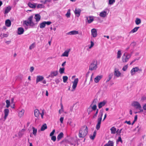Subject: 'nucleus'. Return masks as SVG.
I'll return each mask as SVG.
<instances>
[{
	"mask_svg": "<svg viewBox=\"0 0 146 146\" xmlns=\"http://www.w3.org/2000/svg\"><path fill=\"white\" fill-rule=\"evenodd\" d=\"M97 29H93L91 30V35L93 38H96L97 36Z\"/></svg>",
	"mask_w": 146,
	"mask_h": 146,
	"instance_id": "obj_16",
	"label": "nucleus"
},
{
	"mask_svg": "<svg viewBox=\"0 0 146 146\" xmlns=\"http://www.w3.org/2000/svg\"><path fill=\"white\" fill-rule=\"evenodd\" d=\"M3 37H7L8 36V35L7 34H3Z\"/></svg>",
	"mask_w": 146,
	"mask_h": 146,
	"instance_id": "obj_62",
	"label": "nucleus"
},
{
	"mask_svg": "<svg viewBox=\"0 0 146 146\" xmlns=\"http://www.w3.org/2000/svg\"><path fill=\"white\" fill-rule=\"evenodd\" d=\"M12 7L9 6L6 7L4 9V14H6L8 13L11 10Z\"/></svg>",
	"mask_w": 146,
	"mask_h": 146,
	"instance_id": "obj_24",
	"label": "nucleus"
},
{
	"mask_svg": "<svg viewBox=\"0 0 146 146\" xmlns=\"http://www.w3.org/2000/svg\"><path fill=\"white\" fill-rule=\"evenodd\" d=\"M78 81V78H76L74 79V80L72 82V83H73V85L72 86V91H73L75 90L76 88L77 87Z\"/></svg>",
	"mask_w": 146,
	"mask_h": 146,
	"instance_id": "obj_12",
	"label": "nucleus"
},
{
	"mask_svg": "<svg viewBox=\"0 0 146 146\" xmlns=\"http://www.w3.org/2000/svg\"><path fill=\"white\" fill-rule=\"evenodd\" d=\"M11 25V22L9 19L5 21V25L7 27H10Z\"/></svg>",
	"mask_w": 146,
	"mask_h": 146,
	"instance_id": "obj_33",
	"label": "nucleus"
},
{
	"mask_svg": "<svg viewBox=\"0 0 146 146\" xmlns=\"http://www.w3.org/2000/svg\"><path fill=\"white\" fill-rule=\"evenodd\" d=\"M34 18L36 20V22H38L40 20L41 17L39 14H36L35 15Z\"/></svg>",
	"mask_w": 146,
	"mask_h": 146,
	"instance_id": "obj_30",
	"label": "nucleus"
},
{
	"mask_svg": "<svg viewBox=\"0 0 146 146\" xmlns=\"http://www.w3.org/2000/svg\"><path fill=\"white\" fill-rule=\"evenodd\" d=\"M11 108L14 109L15 108V104H13V105L11 106Z\"/></svg>",
	"mask_w": 146,
	"mask_h": 146,
	"instance_id": "obj_64",
	"label": "nucleus"
},
{
	"mask_svg": "<svg viewBox=\"0 0 146 146\" xmlns=\"http://www.w3.org/2000/svg\"><path fill=\"white\" fill-rule=\"evenodd\" d=\"M137 115H136L135 116L134 119V120L133 121V122L131 124L132 125H133L134 124V123H135V122L137 121Z\"/></svg>",
	"mask_w": 146,
	"mask_h": 146,
	"instance_id": "obj_51",
	"label": "nucleus"
},
{
	"mask_svg": "<svg viewBox=\"0 0 146 146\" xmlns=\"http://www.w3.org/2000/svg\"><path fill=\"white\" fill-rule=\"evenodd\" d=\"M58 74V72L57 70L52 71L48 76L46 77V78H53L54 77L57 76Z\"/></svg>",
	"mask_w": 146,
	"mask_h": 146,
	"instance_id": "obj_10",
	"label": "nucleus"
},
{
	"mask_svg": "<svg viewBox=\"0 0 146 146\" xmlns=\"http://www.w3.org/2000/svg\"><path fill=\"white\" fill-rule=\"evenodd\" d=\"M61 106V109H60L59 111V113L60 114H61L63 113H64L66 114V112L64 111V109L63 108V106L62 104V103L60 104Z\"/></svg>",
	"mask_w": 146,
	"mask_h": 146,
	"instance_id": "obj_29",
	"label": "nucleus"
},
{
	"mask_svg": "<svg viewBox=\"0 0 146 146\" xmlns=\"http://www.w3.org/2000/svg\"><path fill=\"white\" fill-rule=\"evenodd\" d=\"M107 103V101L104 100L102 102H100L98 104V107L99 109L101 108L103 106H104Z\"/></svg>",
	"mask_w": 146,
	"mask_h": 146,
	"instance_id": "obj_26",
	"label": "nucleus"
},
{
	"mask_svg": "<svg viewBox=\"0 0 146 146\" xmlns=\"http://www.w3.org/2000/svg\"><path fill=\"white\" fill-rule=\"evenodd\" d=\"M88 128L86 126L82 127L79 131L78 136L80 138L84 137L88 134Z\"/></svg>",
	"mask_w": 146,
	"mask_h": 146,
	"instance_id": "obj_1",
	"label": "nucleus"
},
{
	"mask_svg": "<svg viewBox=\"0 0 146 146\" xmlns=\"http://www.w3.org/2000/svg\"><path fill=\"white\" fill-rule=\"evenodd\" d=\"M110 10L108 9H106L99 13V16L102 18H105L107 17Z\"/></svg>",
	"mask_w": 146,
	"mask_h": 146,
	"instance_id": "obj_6",
	"label": "nucleus"
},
{
	"mask_svg": "<svg viewBox=\"0 0 146 146\" xmlns=\"http://www.w3.org/2000/svg\"><path fill=\"white\" fill-rule=\"evenodd\" d=\"M131 106L137 109L138 111L135 112V113H139L143 111V110L140 103L136 101H133L132 104Z\"/></svg>",
	"mask_w": 146,
	"mask_h": 146,
	"instance_id": "obj_2",
	"label": "nucleus"
},
{
	"mask_svg": "<svg viewBox=\"0 0 146 146\" xmlns=\"http://www.w3.org/2000/svg\"><path fill=\"white\" fill-rule=\"evenodd\" d=\"M64 119V117H61L60 119V121L61 124H62L63 123V121Z\"/></svg>",
	"mask_w": 146,
	"mask_h": 146,
	"instance_id": "obj_55",
	"label": "nucleus"
},
{
	"mask_svg": "<svg viewBox=\"0 0 146 146\" xmlns=\"http://www.w3.org/2000/svg\"><path fill=\"white\" fill-rule=\"evenodd\" d=\"M3 112L4 114L3 118L4 120H5L9 115V111L8 109H5L4 110Z\"/></svg>",
	"mask_w": 146,
	"mask_h": 146,
	"instance_id": "obj_18",
	"label": "nucleus"
},
{
	"mask_svg": "<svg viewBox=\"0 0 146 146\" xmlns=\"http://www.w3.org/2000/svg\"><path fill=\"white\" fill-rule=\"evenodd\" d=\"M93 111L96 110L97 109L96 102L94 100L89 106Z\"/></svg>",
	"mask_w": 146,
	"mask_h": 146,
	"instance_id": "obj_13",
	"label": "nucleus"
},
{
	"mask_svg": "<svg viewBox=\"0 0 146 146\" xmlns=\"http://www.w3.org/2000/svg\"><path fill=\"white\" fill-rule=\"evenodd\" d=\"M25 110L23 109H20L18 111V115L20 118L22 117L24 115Z\"/></svg>",
	"mask_w": 146,
	"mask_h": 146,
	"instance_id": "obj_17",
	"label": "nucleus"
},
{
	"mask_svg": "<svg viewBox=\"0 0 146 146\" xmlns=\"http://www.w3.org/2000/svg\"><path fill=\"white\" fill-rule=\"evenodd\" d=\"M125 123H127V124H129V125H131V121H125Z\"/></svg>",
	"mask_w": 146,
	"mask_h": 146,
	"instance_id": "obj_61",
	"label": "nucleus"
},
{
	"mask_svg": "<svg viewBox=\"0 0 146 146\" xmlns=\"http://www.w3.org/2000/svg\"><path fill=\"white\" fill-rule=\"evenodd\" d=\"M139 58H135V59H134V60H132L130 62V65H131L134 62H135L136 60H139Z\"/></svg>",
	"mask_w": 146,
	"mask_h": 146,
	"instance_id": "obj_50",
	"label": "nucleus"
},
{
	"mask_svg": "<svg viewBox=\"0 0 146 146\" xmlns=\"http://www.w3.org/2000/svg\"><path fill=\"white\" fill-rule=\"evenodd\" d=\"M104 146H113V143L112 141H109Z\"/></svg>",
	"mask_w": 146,
	"mask_h": 146,
	"instance_id": "obj_39",
	"label": "nucleus"
},
{
	"mask_svg": "<svg viewBox=\"0 0 146 146\" xmlns=\"http://www.w3.org/2000/svg\"><path fill=\"white\" fill-rule=\"evenodd\" d=\"M70 50V49H68L65 50L64 52L61 54V56L68 57L69 56V54Z\"/></svg>",
	"mask_w": 146,
	"mask_h": 146,
	"instance_id": "obj_15",
	"label": "nucleus"
},
{
	"mask_svg": "<svg viewBox=\"0 0 146 146\" xmlns=\"http://www.w3.org/2000/svg\"><path fill=\"white\" fill-rule=\"evenodd\" d=\"M143 107L144 110H146V104L143 105Z\"/></svg>",
	"mask_w": 146,
	"mask_h": 146,
	"instance_id": "obj_63",
	"label": "nucleus"
},
{
	"mask_svg": "<svg viewBox=\"0 0 146 146\" xmlns=\"http://www.w3.org/2000/svg\"><path fill=\"white\" fill-rule=\"evenodd\" d=\"M93 110H92V109L90 108V107L89 106L88 108V110H87V111L88 112V114H90V113L92 112Z\"/></svg>",
	"mask_w": 146,
	"mask_h": 146,
	"instance_id": "obj_48",
	"label": "nucleus"
},
{
	"mask_svg": "<svg viewBox=\"0 0 146 146\" xmlns=\"http://www.w3.org/2000/svg\"><path fill=\"white\" fill-rule=\"evenodd\" d=\"M36 7L38 8H41L44 7V6L41 4H38L36 5Z\"/></svg>",
	"mask_w": 146,
	"mask_h": 146,
	"instance_id": "obj_47",
	"label": "nucleus"
},
{
	"mask_svg": "<svg viewBox=\"0 0 146 146\" xmlns=\"http://www.w3.org/2000/svg\"><path fill=\"white\" fill-rule=\"evenodd\" d=\"M6 107L8 108L10 106V102L9 100H6Z\"/></svg>",
	"mask_w": 146,
	"mask_h": 146,
	"instance_id": "obj_42",
	"label": "nucleus"
},
{
	"mask_svg": "<svg viewBox=\"0 0 146 146\" xmlns=\"http://www.w3.org/2000/svg\"><path fill=\"white\" fill-rule=\"evenodd\" d=\"M122 55V51L121 50H119L117 52L116 58L117 59H119L121 58Z\"/></svg>",
	"mask_w": 146,
	"mask_h": 146,
	"instance_id": "obj_22",
	"label": "nucleus"
},
{
	"mask_svg": "<svg viewBox=\"0 0 146 146\" xmlns=\"http://www.w3.org/2000/svg\"><path fill=\"white\" fill-rule=\"evenodd\" d=\"M51 23V22L50 21H43L40 24V28H43L45 27L46 25H50Z\"/></svg>",
	"mask_w": 146,
	"mask_h": 146,
	"instance_id": "obj_14",
	"label": "nucleus"
},
{
	"mask_svg": "<svg viewBox=\"0 0 146 146\" xmlns=\"http://www.w3.org/2000/svg\"><path fill=\"white\" fill-rule=\"evenodd\" d=\"M33 18V16H31L28 18L27 20L23 21V25L26 29L27 28L28 26L33 27L35 25L34 23L32 21Z\"/></svg>",
	"mask_w": 146,
	"mask_h": 146,
	"instance_id": "obj_3",
	"label": "nucleus"
},
{
	"mask_svg": "<svg viewBox=\"0 0 146 146\" xmlns=\"http://www.w3.org/2000/svg\"><path fill=\"white\" fill-rule=\"evenodd\" d=\"M128 67V64L126 65L125 66H124L122 68V70L123 71H125L127 70Z\"/></svg>",
	"mask_w": 146,
	"mask_h": 146,
	"instance_id": "obj_45",
	"label": "nucleus"
},
{
	"mask_svg": "<svg viewBox=\"0 0 146 146\" xmlns=\"http://www.w3.org/2000/svg\"><path fill=\"white\" fill-rule=\"evenodd\" d=\"M36 4H32L31 3H28V6L31 8H35L36 7Z\"/></svg>",
	"mask_w": 146,
	"mask_h": 146,
	"instance_id": "obj_40",
	"label": "nucleus"
},
{
	"mask_svg": "<svg viewBox=\"0 0 146 146\" xmlns=\"http://www.w3.org/2000/svg\"><path fill=\"white\" fill-rule=\"evenodd\" d=\"M141 70L139 69L138 67L137 66L133 68L130 71V74L132 76L134 75L136 72L141 71Z\"/></svg>",
	"mask_w": 146,
	"mask_h": 146,
	"instance_id": "obj_11",
	"label": "nucleus"
},
{
	"mask_svg": "<svg viewBox=\"0 0 146 146\" xmlns=\"http://www.w3.org/2000/svg\"><path fill=\"white\" fill-rule=\"evenodd\" d=\"M110 131L111 132V133L112 134H114L116 132V128L114 127H112L110 129Z\"/></svg>",
	"mask_w": 146,
	"mask_h": 146,
	"instance_id": "obj_34",
	"label": "nucleus"
},
{
	"mask_svg": "<svg viewBox=\"0 0 146 146\" xmlns=\"http://www.w3.org/2000/svg\"><path fill=\"white\" fill-rule=\"evenodd\" d=\"M51 1V0H41L40 2L43 3L45 4L47 3L48 2H50Z\"/></svg>",
	"mask_w": 146,
	"mask_h": 146,
	"instance_id": "obj_46",
	"label": "nucleus"
},
{
	"mask_svg": "<svg viewBox=\"0 0 146 146\" xmlns=\"http://www.w3.org/2000/svg\"><path fill=\"white\" fill-rule=\"evenodd\" d=\"M103 76L102 75H98L94 79V81L96 83H98L102 79Z\"/></svg>",
	"mask_w": 146,
	"mask_h": 146,
	"instance_id": "obj_20",
	"label": "nucleus"
},
{
	"mask_svg": "<svg viewBox=\"0 0 146 146\" xmlns=\"http://www.w3.org/2000/svg\"><path fill=\"white\" fill-rule=\"evenodd\" d=\"M132 55L131 54H126L124 53L122 56L121 60L123 62H126L130 58Z\"/></svg>",
	"mask_w": 146,
	"mask_h": 146,
	"instance_id": "obj_5",
	"label": "nucleus"
},
{
	"mask_svg": "<svg viewBox=\"0 0 146 146\" xmlns=\"http://www.w3.org/2000/svg\"><path fill=\"white\" fill-rule=\"evenodd\" d=\"M113 74L114 77L117 78L121 77L122 76V74L119 69L116 67L114 69Z\"/></svg>",
	"mask_w": 146,
	"mask_h": 146,
	"instance_id": "obj_9",
	"label": "nucleus"
},
{
	"mask_svg": "<svg viewBox=\"0 0 146 146\" xmlns=\"http://www.w3.org/2000/svg\"><path fill=\"white\" fill-rule=\"evenodd\" d=\"M90 45H88V48L90 49H91L94 46V41L91 40L90 42Z\"/></svg>",
	"mask_w": 146,
	"mask_h": 146,
	"instance_id": "obj_35",
	"label": "nucleus"
},
{
	"mask_svg": "<svg viewBox=\"0 0 146 146\" xmlns=\"http://www.w3.org/2000/svg\"><path fill=\"white\" fill-rule=\"evenodd\" d=\"M103 114V112L102 111H100L98 115L97 123L96 125V128L97 130H99L100 128Z\"/></svg>",
	"mask_w": 146,
	"mask_h": 146,
	"instance_id": "obj_4",
	"label": "nucleus"
},
{
	"mask_svg": "<svg viewBox=\"0 0 146 146\" xmlns=\"http://www.w3.org/2000/svg\"><path fill=\"white\" fill-rule=\"evenodd\" d=\"M55 129H53L52 131L50 133V136H53V135H54L55 132Z\"/></svg>",
	"mask_w": 146,
	"mask_h": 146,
	"instance_id": "obj_54",
	"label": "nucleus"
},
{
	"mask_svg": "<svg viewBox=\"0 0 146 146\" xmlns=\"http://www.w3.org/2000/svg\"><path fill=\"white\" fill-rule=\"evenodd\" d=\"M64 134L63 133L61 132L58 136L57 139L59 141L61 139L63 136Z\"/></svg>",
	"mask_w": 146,
	"mask_h": 146,
	"instance_id": "obj_36",
	"label": "nucleus"
},
{
	"mask_svg": "<svg viewBox=\"0 0 146 146\" xmlns=\"http://www.w3.org/2000/svg\"><path fill=\"white\" fill-rule=\"evenodd\" d=\"M70 10L69 9L68 10V11L67 12V13L66 14V16L68 18H69L70 17Z\"/></svg>",
	"mask_w": 146,
	"mask_h": 146,
	"instance_id": "obj_43",
	"label": "nucleus"
},
{
	"mask_svg": "<svg viewBox=\"0 0 146 146\" xmlns=\"http://www.w3.org/2000/svg\"><path fill=\"white\" fill-rule=\"evenodd\" d=\"M24 32V29L21 27H19L18 28L17 31V33L19 35L23 34Z\"/></svg>",
	"mask_w": 146,
	"mask_h": 146,
	"instance_id": "obj_21",
	"label": "nucleus"
},
{
	"mask_svg": "<svg viewBox=\"0 0 146 146\" xmlns=\"http://www.w3.org/2000/svg\"><path fill=\"white\" fill-rule=\"evenodd\" d=\"M35 46L34 44H32L30 46L29 48L30 50H31L33 49Z\"/></svg>",
	"mask_w": 146,
	"mask_h": 146,
	"instance_id": "obj_58",
	"label": "nucleus"
},
{
	"mask_svg": "<svg viewBox=\"0 0 146 146\" xmlns=\"http://www.w3.org/2000/svg\"><path fill=\"white\" fill-rule=\"evenodd\" d=\"M32 133L35 136L36 135V133L37 132V129L36 128H35L34 127H32Z\"/></svg>",
	"mask_w": 146,
	"mask_h": 146,
	"instance_id": "obj_37",
	"label": "nucleus"
},
{
	"mask_svg": "<svg viewBox=\"0 0 146 146\" xmlns=\"http://www.w3.org/2000/svg\"><path fill=\"white\" fill-rule=\"evenodd\" d=\"M47 128V126L46 124H44L42 126L40 130L41 131H43Z\"/></svg>",
	"mask_w": 146,
	"mask_h": 146,
	"instance_id": "obj_38",
	"label": "nucleus"
},
{
	"mask_svg": "<svg viewBox=\"0 0 146 146\" xmlns=\"http://www.w3.org/2000/svg\"><path fill=\"white\" fill-rule=\"evenodd\" d=\"M115 2V0H109V4L110 5H112Z\"/></svg>",
	"mask_w": 146,
	"mask_h": 146,
	"instance_id": "obj_53",
	"label": "nucleus"
},
{
	"mask_svg": "<svg viewBox=\"0 0 146 146\" xmlns=\"http://www.w3.org/2000/svg\"><path fill=\"white\" fill-rule=\"evenodd\" d=\"M98 109H97L96 110V113L93 116L94 118H95L96 117L97 115L98 114Z\"/></svg>",
	"mask_w": 146,
	"mask_h": 146,
	"instance_id": "obj_57",
	"label": "nucleus"
},
{
	"mask_svg": "<svg viewBox=\"0 0 146 146\" xmlns=\"http://www.w3.org/2000/svg\"><path fill=\"white\" fill-rule=\"evenodd\" d=\"M72 120L71 119H69L67 122V123L68 124L70 125L71 126H72L73 125L72 124Z\"/></svg>",
	"mask_w": 146,
	"mask_h": 146,
	"instance_id": "obj_49",
	"label": "nucleus"
},
{
	"mask_svg": "<svg viewBox=\"0 0 146 146\" xmlns=\"http://www.w3.org/2000/svg\"><path fill=\"white\" fill-rule=\"evenodd\" d=\"M64 70L65 68L64 67L60 68L59 72L60 74H62L64 73Z\"/></svg>",
	"mask_w": 146,
	"mask_h": 146,
	"instance_id": "obj_41",
	"label": "nucleus"
},
{
	"mask_svg": "<svg viewBox=\"0 0 146 146\" xmlns=\"http://www.w3.org/2000/svg\"><path fill=\"white\" fill-rule=\"evenodd\" d=\"M122 129H118L116 131V132L117 133V134H120L121 133V131Z\"/></svg>",
	"mask_w": 146,
	"mask_h": 146,
	"instance_id": "obj_56",
	"label": "nucleus"
},
{
	"mask_svg": "<svg viewBox=\"0 0 146 146\" xmlns=\"http://www.w3.org/2000/svg\"><path fill=\"white\" fill-rule=\"evenodd\" d=\"M62 79L63 82L66 83L68 79V77L66 76H63Z\"/></svg>",
	"mask_w": 146,
	"mask_h": 146,
	"instance_id": "obj_44",
	"label": "nucleus"
},
{
	"mask_svg": "<svg viewBox=\"0 0 146 146\" xmlns=\"http://www.w3.org/2000/svg\"><path fill=\"white\" fill-rule=\"evenodd\" d=\"M34 70V68L33 66H31L30 68V71L31 72H33Z\"/></svg>",
	"mask_w": 146,
	"mask_h": 146,
	"instance_id": "obj_59",
	"label": "nucleus"
},
{
	"mask_svg": "<svg viewBox=\"0 0 146 146\" xmlns=\"http://www.w3.org/2000/svg\"><path fill=\"white\" fill-rule=\"evenodd\" d=\"M51 139L54 142L56 141V137L55 136H51Z\"/></svg>",
	"mask_w": 146,
	"mask_h": 146,
	"instance_id": "obj_52",
	"label": "nucleus"
},
{
	"mask_svg": "<svg viewBox=\"0 0 146 146\" xmlns=\"http://www.w3.org/2000/svg\"><path fill=\"white\" fill-rule=\"evenodd\" d=\"M81 10L79 8H76L74 11V13L75 15L78 17H79L81 12Z\"/></svg>",
	"mask_w": 146,
	"mask_h": 146,
	"instance_id": "obj_19",
	"label": "nucleus"
},
{
	"mask_svg": "<svg viewBox=\"0 0 146 146\" xmlns=\"http://www.w3.org/2000/svg\"><path fill=\"white\" fill-rule=\"evenodd\" d=\"M139 27H135L131 30L129 32L130 34H133L137 32L139 29Z\"/></svg>",
	"mask_w": 146,
	"mask_h": 146,
	"instance_id": "obj_27",
	"label": "nucleus"
},
{
	"mask_svg": "<svg viewBox=\"0 0 146 146\" xmlns=\"http://www.w3.org/2000/svg\"><path fill=\"white\" fill-rule=\"evenodd\" d=\"M96 131H94L93 133L92 134H91L90 136V138L92 140H94L96 135Z\"/></svg>",
	"mask_w": 146,
	"mask_h": 146,
	"instance_id": "obj_31",
	"label": "nucleus"
},
{
	"mask_svg": "<svg viewBox=\"0 0 146 146\" xmlns=\"http://www.w3.org/2000/svg\"><path fill=\"white\" fill-rule=\"evenodd\" d=\"M117 142H122V140L121 139V138L120 137H119L118 139H117Z\"/></svg>",
	"mask_w": 146,
	"mask_h": 146,
	"instance_id": "obj_60",
	"label": "nucleus"
},
{
	"mask_svg": "<svg viewBox=\"0 0 146 146\" xmlns=\"http://www.w3.org/2000/svg\"><path fill=\"white\" fill-rule=\"evenodd\" d=\"M98 63L97 61L94 60L89 66V70L91 71L95 70L98 68Z\"/></svg>",
	"mask_w": 146,
	"mask_h": 146,
	"instance_id": "obj_7",
	"label": "nucleus"
},
{
	"mask_svg": "<svg viewBox=\"0 0 146 146\" xmlns=\"http://www.w3.org/2000/svg\"><path fill=\"white\" fill-rule=\"evenodd\" d=\"M35 115L36 117H38L40 114V115L42 118H43V115H44V110H39L36 109L34 110Z\"/></svg>",
	"mask_w": 146,
	"mask_h": 146,
	"instance_id": "obj_8",
	"label": "nucleus"
},
{
	"mask_svg": "<svg viewBox=\"0 0 146 146\" xmlns=\"http://www.w3.org/2000/svg\"><path fill=\"white\" fill-rule=\"evenodd\" d=\"M87 22L88 23H92L94 20V17L93 16H89L86 17Z\"/></svg>",
	"mask_w": 146,
	"mask_h": 146,
	"instance_id": "obj_25",
	"label": "nucleus"
},
{
	"mask_svg": "<svg viewBox=\"0 0 146 146\" xmlns=\"http://www.w3.org/2000/svg\"><path fill=\"white\" fill-rule=\"evenodd\" d=\"M44 79V77L42 76H37L36 77V82L37 83L39 82L42 81Z\"/></svg>",
	"mask_w": 146,
	"mask_h": 146,
	"instance_id": "obj_23",
	"label": "nucleus"
},
{
	"mask_svg": "<svg viewBox=\"0 0 146 146\" xmlns=\"http://www.w3.org/2000/svg\"><path fill=\"white\" fill-rule=\"evenodd\" d=\"M135 22L136 25H138L141 23V21L140 19L138 18H136L135 19Z\"/></svg>",
	"mask_w": 146,
	"mask_h": 146,
	"instance_id": "obj_32",
	"label": "nucleus"
},
{
	"mask_svg": "<svg viewBox=\"0 0 146 146\" xmlns=\"http://www.w3.org/2000/svg\"><path fill=\"white\" fill-rule=\"evenodd\" d=\"M78 31H70L68 33V34L70 35H74L78 34Z\"/></svg>",
	"mask_w": 146,
	"mask_h": 146,
	"instance_id": "obj_28",
	"label": "nucleus"
}]
</instances>
